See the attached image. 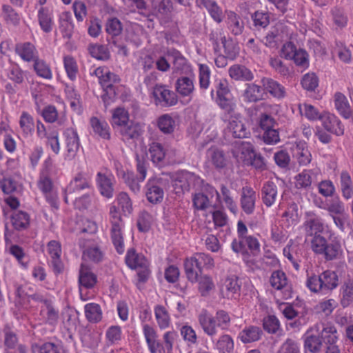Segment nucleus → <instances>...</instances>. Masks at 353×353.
Instances as JSON below:
<instances>
[{
    "mask_svg": "<svg viewBox=\"0 0 353 353\" xmlns=\"http://www.w3.org/2000/svg\"><path fill=\"white\" fill-rule=\"evenodd\" d=\"M116 201L118 206L112 205L110 207V236L117 252L119 254H122L125 248L122 232L124 223L119 208H121L123 215L126 216L132 212L133 207L131 199L128 194L125 192H121L117 195Z\"/></svg>",
    "mask_w": 353,
    "mask_h": 353,
    "instance_id": "1",
    "label": "nucleus"
},
{
    "mask_svg": "<svg viewBox=\"0 0 353 353\" xmlns=\"http://www.w3.org/2000/svg\"><path fill=\"white\" fill-rule=\"evenodd\" d=\"M306 287L311 292L329 295L339 285V276L336 271L326 270L319 274H307Z\"/></svg>",
    "mask_w": 353,
    "mask_h": 353,
    "instance_id": "2",
    "label": "nucleus"
},
{
    "mask_svg": "<svg viewBox=\"0 0 353 353\" xmlns=\"http://www.w3.org/2000/svg\"><path fill=\"white\" fill-rule=\"evenodd\" d=\"M198 321L203 332L211 338L217 334L218 328L227 330L231 324L229 313L223 310L216 311L215 316L206 310H202L198 315Z\"/></svg>",
    "mask_w": 353,
    "mask_h": 353,
    "instance_id": "3",
    "label": "nucleus"
},
{
    "mask_svg": "<svg viewBox=\"0 0 353 353\" xmlns=\"http://www.w3.org/2000/svg\"><path fill=\"white\" fill-rule=\"evenodd\" d=\"M137 170L139 176H135L132 172H125L121 168L116 165L117 174L121 177L129 189L134 194H138L141 190V183H142L147 174L148 162L144 157L136 156Z\"/></svg>",
    "mask_w": 353,
    "mask_h": 353,
    "instance_id": "4",
    "label": "nucleus"
},
{
    "mask_svg": "<svg viewBox=\"0 0 353 353\" xmlns=\"http://www.w3.org/2000/svg\"><path fill=\"white\" fill-rule=\"evenodd\" d=\"M213 86L214 88L212 89L210 94L213 97L214 92L216 93L215 101L218 106L224 112H231L235 110L236 103L232 97L228 81L224 78H217L214 80Z\"/></svg>",
    "mask_w": 353,
    "mask_h": 353,
    "instance_id": "5",
    "label": "nucleus"
},
{
    "mask_svg": "<svg viewBox=\"0 0 353 353\" xmlns=\"http://www.w3.org/2000/svg\"><path fill=\"white\" fill-rule=\"evenodd\" d=\"M310 243L312 250L316 254L322 255L326 261H333L339 255L340 243L334 241L328 243L323 234L312 236Z\"/></svg>",
    "mask_w": 353,
    "mask_h": 353,
    "instance_id": "6",
    "label": "nucleus"
},
{
    "mask_svg": "<svg viewBox=\"0 0 353 353\" xmlns=\"http://www.w3.org/2000/svg\"><path fill=\"white\" fill-rule=\"evenodd\" d=\"M222 121L226 123L225 133L234 138L243 139L248 137L249 131L241 120L240 114L233 110L232 112H224L221 116Z\"/></svg>",
    "mask_w": 353,
    "mask_h": 353,
    "instance_id": "7",
    "label": "nucleus"
},
{
    "mask_svg": "<svg viewBox=\"0 0 353 353\" xmlns=\"http://www.w3.org/2000/svg\"><path fill=\"white\" fill-rule=\"evenodd\" d=\"M152 97L154 104L161 108H168L175 105L178 102L176 94L170 90L168 85L156 84L152 91Z\"/></svg>",
    "mask_w": 353,
    "mask_h": 353,
    "instance_id": "8",
    "label": "nucleus"
},
{
    "mask_svg": "<svg viewBox=\"0 0 353 353\" xmlns=\"http://www.w3.org/2000/svg\"><path fill=\"white\" fill-rule=\"evenodd\" d=\"M147 200L152 204H158L162 202L164 196V190L161 179L152 178L148 180L144 187Z\"/></svg>",
    "mask_w": 353,
    "mask_h": 353,
    "instance_id": "9",
    "label": "nucleus"
},
{
    "mask_svg": "<svg viewBox=\"0 0 353 353\" xmlns=\"http://www.w3.org/2000/svg\"><path fill=\"white\" fill-rule=\"evenodd\" d=\"M270 283L274 289L282 292L284 299H288L292 297L291 287L288 285L287 276L283 271H274L270 278Z\"/></svg>",
    "mask_w": 353,
    "mask_h": 353,
    "instance_id": "10",
    "label": "nucleus"
},
{
    "mask_svg": "<svg viewBox=\"0 0 353 353\" xmlns=\"http://www.w3.org/2000/svg\"><path fill=\"white\" fill-rule=\"evenodd\" d=\"M96 182L100 194L108 199H112L114 193V177L111 174L98 172Z\"/></svg>",
    "mask_w": 353,
    "mask_h": 353,
    "instance_id": "11",
    "label": "nucleus"
},
{
    "mask_svg": "<svg viewBox=\"0 0 353 353\" xmlns=\"http://www.w3.org/2000/svg\"><path fill=\"white\" fill-rule=\"evenodd\" d=\"M283 254L292 264L294 268L299 271L300 263L303 258L302 249L299 245L295 243L293 240H290L287 245L283 248Z\"/></svg>",
    "mask_w": 353,
    "mask_h": 353,
    "instance_id": "12",
    "label": "nucleus"
},
{
    "mask_svg": "<svg viewBox=\"0 0 353 353\" xmlns=\"http://www.w3.org/2000/svg\"><path fill=\"white\" fill-rule=\"evenodd\" d=\"M321 121L327 132L336 136H342L344 134V126L336 115L325 112L321 117Z\"/></svg>",
    "mask_w": 353,
    "mask_h": 353,
    "instance_id": "13",
    "label": "nucleus"
},
{
    "mask_svg": "<svg viewBox=\"0 0 353 353\" xmlns=\"http://www.w3.org/2000/svg\"><path fill=\"white\" fill-rule=\"evenodd\" d=\"M15 53L23 61L28 63L34 62L39 57V54L37 48L33 43L29 41L16 44Z\"/></svg>",
    "mask_w": 353,
    "mask_h": 353,
    "instance_id": "14",
    "label": "nucleus"
},
{
    "mask_svg": "<svg viewBox=\"0 0 353 353\" xmlns=\"http://www.w3.org/2000/svg\"><path fill=\"white\" fill-rule=\"evenodd\" d=\"M261 83L263 90L268 92L274 98L282 99L285 97L286 90L277 81L270 77H263L261 80Z\"/></svg>",
    "mask_w": 353,
    "mask_h": 353,
    "instance_id": "15",
    "label": "nucleus"
},
{
    "mask_svg": "<svg viewBox=\"0 0 353 353\" xmlns=\"http://www.w3.org/2000/svg\"><path fill=\"white\" fill-rule=\"evenodd\" d=\"M256 192L250 186L242 188L240 203L243 211L248 215L252 214L255 210Z\"/></svg>",
    "mask_w": 353,
    "mask_h": 353,
    "instance_id": "16",
    "label": "nucleus"
},
{
    "mask_svg": "<svg viewBox=\"0 0 353 353\" xmlns=\"http://www.w3.org/2000/svg\"><path fill=\"white\" fill-rule=\"evenodd\" d=\"M125 142H130L137 140L142 134L143 130L139 123L131 121L117 130Z\"/></svg>",
    "mask_w": 353,
    "mask_h": 353,
    "instance_id": "17",
    "label": "nucleus"
},
{
    "mask_svg": "<svg viewBox=\"0 0 353 353\" xmlns=\"http://www.w3.org/2000/svg\"><path fill=\"white\" fill-rule=\"evenodd\" d=\"M229 77L236 81L250 82L254 79V72L248 67L241 64H234L228 69Z\"/></svg>",
    "mask_w": 353,
    "mask_h": 353,
    "instance_id": "18",
    "label": "nucleus"
},
{
    "mask_svg": "<svg viewBox=\"0 0 353 353\" xmlns=\"http://www.w3.org/2000/svg\"><path fill=\"white\" fill-rule=\"evenodd\" d=\"M307 219L303 225L306 236L312 237L322 234L323 231L322 219L312 212H307Z\"/></svg>",
    "mask_w": 353,
    "mask_h": 353,
    "instance_id": "19",
    "label": "nucleus"
},
{
    "mask_svg": "<svg viewBox=\"0 0 353 353\" xmlns=\"http://www.w3.org/2000/svg\"><path fill=\"white\" fill-rule=\"evenodd\" d=\"M319 330V325H315L308 330L304 336V350L305 352L319 353L322 347V340L319 335L310 334V331Z\"/></svg>",
    "mask_w": 353,
    "mask_h": 353,
    "instance_id": "20",
    "label": "nucleus"
},
{
    "mask_svg": "<svg viewBox=\"0 0 353 353\" xmlns=\"http://www.w3.org/2000/svg\"><path fill=\"white\" fill-rule=\"evenodd\" d=\"M232 154L236 159L249 163L254 155L253 146L250 142H237L232 149Z\"/></svg>",
    "mask_w": 353,
    "mask_h": 353,
    "instance_id": "21",
    "label": "nucleus"
},
{
    "mask_svg": "<svg viewBox=\"0 0 353 353\" xmlns=\"http://www.w3.org/2000/svg\"><path fill=\"white\" fill-rule=\"evenodd\" d=\"M65 143L68 152V155L74 157L79 150L80 141L76 130L68 128L63 132Z\"/></svg>",
    "mask_w": 353,
    "mask_h": 353,
    "instance_id": "22",
    "label": "nucleus"
},
{
    "mask_svg": "<svg viewBox=\"0 0 353 353\" xmlns=\"http://www.w3.org/2000/svg\"><path fill=\"white\" fill-rule=\"evenodd\" d=\"M261 200L263 203L268 208L272 206L277 199L278 188L272 181L265 182L261 191Z\"/></svg>",
    "mask_w": 353,
    "mask_h": 353,
    "instance_id": "23",
    "label": "nucleus"
},
{
    "mask_svg": "<svg viewBox=\"0 0 353 353\" xmlns=\"http://www.w3.org/2000/svg\"><path fill=\"white\" fill-rule=\"evenodd\" d=\"M339 188L345 200L353 197V178L347 170H342L339 174Z\"/></svg>",
    "mask_w": 353,
    "mask_h": 353,
    "instance_id": "24",
    "label": "nucleus"
},
{
    "mask_svg": "<svg viewBox=\"0 0 353 353\" xmlns=\"http://www.w3.org/2000/svg\"><path fill=\"white\" fill-rule=\"evenodd\" d=\"M340 304L343 308L349 307L353 303V279H346L339 288Z\"/></svg>",
    "mask_w": 353,
    "mask_h": 353,
    "instance_id": "25",
    "label": "nucleus"
},
{
    "mask_svg": "<svg viewBox=\"0 0 353 353\" xmlns=\"http://www.w3.org/2000/svg\"><path fill=\"white\" fill-rule=\"evenodd\" d=\"M241 97L245 103H256L263 99V88L256 83H245Z\"/></svg>",
    "mask_w": 353,
    "mask_h": 353,
    "instance_id": "26",
    "label": "nucleus"
},
{
    "mask_svg": "<svg viewBox=\"0 0 353 353\" xmlns=\"http://www.w3.org/2000/svg\"><path fill=\"white\" fill-rule=\"evenodd\" d=\"M119 78L115 74L111 72L108 68H107L104 77L99 81V83L103 87L104 91L108 97L113 99L117 95L116 87L114 83L119 81Z\"/></svg>",
    "mask_w": 353,
    "mask_h": 353,
    "instance_id": "27",
    "label": "nucleus"
},
{
    "mask_svg": "<svg viewBox=\"0 0 353 353\" xmlns=\"http://www.w3.org/2000/svg\"><path fill=\"white\" fill-rule=\"evenodd\" d=\"M97 281V277L96 274H94L88 266L84 264H81L79 275L80 292H81L83 288L85 289L92 288Z\"/></svg>",
    "mask_w": 353,
    "mask_h": 353,
    "instance_id": "28",
    "label": "nucleus"
},
{
    "mask_svg": "<svg viewBox=\"0 0 353 353\" xmlns=\"http://www.w3.org/2000/svg\"><path fill=\"white\" fill-rule=\"evenodd\" d=\"M90 187V180L85 173H77L66 188V193L72 194Z\"/></svg>",
    "mask_w": 353,
    "mask_h": 353,
    "instance_id": "29",
    "label": "nucleus"
},
{
    "mask_svg": "<svg viewBox=\"0 0 353 353\" xmlns=\"http://www.w3.org/2000/svg\"><path fill=\"white\" fill-rule=\"evenodd\" d=\"M225 13V22L230 32L234 36L241 34L244 30V22L241 17L233 11H226Z\"/></svg>",
    "mask_w": 353,
    "mask_h": 353,
    "instance_id": "30",
    "label": "nucleus"
},
{
    "mask_svg": "<svg viewBox=\"0 0 353 353\" xmlns=\"http://www.w3.org/2000/svg\"><path fill=\"white\" fill-rule=\"evenodd\" d=\"M6 251L16 259L21 268H28V256L21 246L10 243V245H6Z\"/></svg>",
    "mask_w": 353,
    "mask_h": 353,
    "instance_id": "31",
    "label": "nucleus"
},
{
    "mask_svg": "<svg viewBox=\"0 0 353 353\" xmlns=\"http://www.w3.org/2000/svg\"><path fill=\"white\" fill-rule=\"evenodd\" d=\"M200 7L205 8L214 21L219 23L223 21V10L214 0H196Z\"/></svg>",
    "mask_w": 353,
    "mask_h": 353,
    "instance_id": "32",
    "label": "nucleus"
},
{
    "mask_svg": "<svg viewBox=\"0 0 353 353\" xmlns=\"http://www.w3.org/2000/svg\"><path fill=\"white\" fill-rule=\"evenodd\" d=\"M214 349L219 353H234V343L232 337L228 334H223L217 339L212 340Z\"/></svg>",
    "mask_w": 353,
    "mask_h": 353,
    "instance_id": "33",
    "label": "nucleus"
},
{
    "mask_svg": "<svg viewBox=\"0 0 353 353\" xmlns=\"http://www.w3.org/2000/svg\"><path fill=\"white\" fill-rule=\"evenodd\" d=\"M37 18L41 29L44 32L52 30L53 15L52 10L48 7H41L38 10Z\"/></svg>",
    "mask_w": 353,
    "mask_h": 353,
    "instance_id": "34",
    "label": "nucleus"
},
{
    "mask_svg": "<svg viewBox=\"0 0 353 353\" xmlns=\"http://www.w3.org/2000/svg\"><path fill=\"white\" fill-rule=\"evenodd\" d=\"M167 54L172 59L174 70L181 72H187L190 70V65L187 59L179 50L170 49Z\"/></svg>",
    "mask_w": 353,
    "mask_h": 353,
    "instance_id": "35",
    "label": "nucleus"
},
{
    "mask_svg": "<svg viewBox=\"0 0 353 353\" xmlns=\"http://www.w3.org/2000/svg\"><path fill=\"white\" fill-rule=\"evenodd\" d=\"M334 106L341 117L348 119L352 117V110L347 97L341 92H336L334 96Z\"/></svg>",
    "mask_w": 353,
    "mask_h": 353,
    "instance_id": "36",
    "label": "nucleus"
},
{
    "mask_svg": "<svg viewBox=\"0 0 353 353\" xmlns=\"http://www.w3.org/2000/svg\"><path fill=\"white\" fill-rule=\"evenodd\" d=\"M130 121L128 111L124 108L118 107L112 110L111 124L117 131Z\"/></svg>",
    "mask_w": 353,
    "mask_h": 353,
    "instance_id": "37",
    "label": "nucleus"
},
{
    "mask_svg": "<svg viewBox=\"0 0 353 353\" xmlns=\"http://www.w3.org/2000/svg\"><path fill=\"white\" fill-rule=\"evenodd\" d=\"M194 77H181L176 81V91L181 97H190L194 91Z\"/></svg>",
    "mask_w": 353,
    "mask_h": 353,
    "instance_id": "38",
    "label": "nucleus"
},
{
    "mask_svg": "<svg viewBox=\"0 0 353 353\" xmlns=\"http://www.w3.org/2000/svg\"><path fill=\"white\" fill-rule=\"evenodd\" d=\"M263 334L262 330L257 326L250 325L244 327L239 334V338L243 343L259 341Z\"/></svg>",
    "mask_w": 353,
    "mask_h": 353,
    "instance_id": "39",
    "label": "nucleus"
},
{
    "mask_svg": "<svg viewBox=\"0 0 353 353\" xmlns=\"http://www.w3.org/2000/svg\"><path fill=\"white\" fill-rule=\"evenodd\" d=\"M149 154L150 159L154 164L161 166L165 163V148L158 142H152L149 145Z\"/></svg>",
    "mask_w": 353,
    "mask_h": 353,
    "instance_id": "40",
    "label": "nucleus"
},
{
    "mask_svg": "<svg viewBox=\"0 0 353 353\" xmlns=\"http://www.w3.org/2000/svg\"><path fill=\"white\" fill-rule=\"evenodd\" d=\"M208 159L217 169L223 168L227 164V159L223 151L216 147L210 148L206 153Z\"/></svg>",
    "mask_w": 353,
    "mask_h": 353,
    "instance_id": "41",
    "label": "nucleus"
},
{
    "mask_svg": "<svg viewBox=\"0 0 353 353\" xmlns=\"http://www.w3.org/2000/svg\"><path fill=\"white\" fill-rule=\"evenodd\" d=\"M40 316L45 323L55 325L59 319V310L54 307L52 301L46 302V305L41 308Z\"/></svg>",
    "mask_w": 353,
    "mask_h": 353,
    "instance_id": "42",
    "label": "nucleus"
},
{
    "mask_svg": "<svg viewBox=\"0 0 353 353\" xmlns=\"http://www.w3.org/2000/svg\"><path fill=\"white\" fill-rule=\"evenodd\" d=\"M154 316L160 330H165L171 325V317L167 309L161 305L154 307Z\"/></svg>",
    "mask_w": 353,
    "mask_h": 353,
    "instance_id": "43",
    "label": "nucleus"
},
{
    "mask_svg": "<svg viewBox=\"0 0 353 353\" xmlns=\"http://www.w3.org/2000/svg\"><path fill=\"white\" fill-rule=\"evenodd\" d=\"M125 263L131 269L148 267V261L145 257L138 254L134 249H130L125 256Z\"/></svg>",
    "mask_w": 353,
    "mask_h": 353,
    "instance_id": "44",
    "label": "nucleus"
},
{
    "mask_svg": "<svg viewBox=\"0 0 353 353\" xmlns=\"http://www.w3.org/2000/svg\"><path fill=\"white\" fill-rule=\"evenodd\" d=\"M319 208L327 211L330 216L343 215L345 213V205L339 196L327 201L325 205H319Z\"/></svg>",
    "mask_w": 353,
    "mask_h": 353,
    "instance_id": "45",
    "label": "nucleus"
},
{
    "mask_svg": "<svg viewBox=\"0 0 353 353\" xmlns=\"http://www.w3.org/2000/svg\"><path fill=\"white\" fill-rule=\"evenodd\" d=\"M59 28L64 38L70 39L74 32L72 17L69 12H63L59 15Z\"/></svg>",
    "mask_w": 353,
    "mask_h": 353,
    "instance_id": "46",
    "label": "nucleus"
},
{
    "mask_svg": "<svg viewBox=\"0 0 353 353\" xmlns=\"http://www.w3.org/2000/svg\"><path fill=\"white\" fill-rule=\"evenodd\" d=\"M1 17L8 25L17 26L21 20L19 14L10 5L3 4Z\"/></svg>",
    "mask_w": 353,
    "mask_h": 353,
    "instance_id": "47",
    "label": "nucleus"
},
{
    "mask_svg": "<svg viewBox=\"0 0 353 353\" xmlns=\"http://www.w3.org/2000/svg\"><path fill=\"white\" fill-rule=\"evenodd\" d=\"M319 335L322 340V343H324L326 346L336 344L338 340L337 330L331 324L325 325Z\"/></svg>",
    "mask_w": 353,
    "mask_h": 353,
    "instance_id": "48",
    "label": "nucleus"
},
{
    "mask_svg": "<svg viewBox=\"0 0 353 353\" xmlns=\"http://www.w3.org/2000/svg\"><path fill=\"white\" fill-rule=\"evenodd\" d=\"M240 285L238 283V280L235 277L227 278L224 282L222 293L228 299L236 298V295L239 294Z\"/></svg>",
    "mask_w": 353,
    "mask_h": 353,
    "instance_id": "49",
    "label": "nucleus"
},
{
    "mask_svg": "<svg viewBox=\"0 0 353 353\" xmlns=\"http://www.w3.org/2000/svg\"><path fill=\"white\" fill-rule=\"evenodd\" d=\"M33 69L37 75L47 80L52 79L51 68L47 62L39 57L33 62Z\"/></svg>",
    "mask_w": 353,
    "mask_h": 353,
    "instance_id": "50",
    "label": "nucleus"
},
{
    "mask_svg": "<svg viewBox=\"0 0 353 353\" xmlns=\"http://www.w3.org/2000/svg\"><path fill=\"white\" fill-rule=\"evenodd\" d=\"M93 132L103 139H110V133L108 124L97 117H92L90 121Z\"/></svg>",
    "mask_w": 353,
    "mask_h": 353,
    "instance_id": "51",
    "label": "nucleus"
},
{
    "mask_svg": "<svg viewBox=\"0 0 353 353\" xmlns=\"http://www.w3.org/2000/svg\"><path fill=\"white\" fill-rule=\"evenodd\" d=\"M11 221L15 230H26L30 225V216L26 212L16 211L12 214Z\"/></svg>",
    "mask_w": 353,
    "mask_h": 353,
    "instance_id": "52",
    "label": "nucleus"
},
{
    "mask_svg": "<svg viewBox=\"0 0 353 353\" xmlns=\"http://www.w3.org/2000/svg\"><path fill=\"white\" fill-rule=\"evenodd\" d=\"M157 126L163 134H172L176 128V121L169 114H164L159 117Z\"/></svg>",
    "mask_w": 353,
    "mask_h": 353,
    "instance_id": "53",
    "label": "nucleus"
},
{
    "mask_svg": "<svg viewBox=\"0 0 353 353\" xmlns=\"http://www.w3.org/2000/svg\"><path fill=\"white\" fill-rule=\"evenodd\" d=\"M196 261L194 259V256L187 258L184 261V268L188 280L194 283L198 280L199 273L197 269Z\"/></svg>",
    "mask_w": 353,
    "mask_h": 353,
    "instance_id": "54",
    "label": "nucleus"
},
{
    "mask_svg": "<svg viewBox=\"0 0 353 353\" xmlns=\"http://www.w3.org/2000/svg\"><path fill=\"white\" fill-rule=\"evenodd\" d=\"M198 290L202 296H207L214 290L215 285L211 276L204 274L198 276Z\"/></svg>",
    "mask_w": 353,
    "mask_h": 353,
    "instance_id": "55",
    "label": "nucleus"
},
{
    "mask_svg": "<svg viewBox=\"0 0 353 353\" xmlns=\"http://www.w3.org/2000/svg\"><path fill=\"white\" fill-rule=\"evenodd\" d=\"M85 315L90 323H97L102 319V311L99 304L88 303L85 305Z\"/></svg>",
    "mask_w": 353,
    "mask_h": 353,
    "instance_id": "56",
    "label": "nucleus"
},
{
    "mask_svg": "<svg viewBox=\"0 0 353 353\" xmlns=\"http://www.w3.org/2000/svg\"><path fill=\"white\" fill-rule=\"evenodd\" d=\"M65 93L67 99L70 101V107L77 110L81 106V95L74 88L72 84H66L65 86Z\"/></svg>",
    "mask_w": 353,
    "mask_h": 353,
    "instance_id": "57",
    "label": "nucleus"
},
{
    "mask_svg": "<svg viewBox=\"0 0 353 353\" xmlns=\"http://www.w3.org/2000/svg\"><path fill=\"white\" fill-rule=\"evenodd\" d=\"M19 125L25 136L31 135L34 130L33 117L27 112H23L20 116Z\"/></svg>",
    "mask_w": 353,
    "mask_h": 353,
    "instance_id": "58",
    "label": "nucleus"
},
{
    "mask_svg": "<svg viewBox=\"0 0 353 353\" xmlns=\"http://www.w3.org/2000/svg\"><path fill=\"white\" fill-rule=\"evenodd\" d=\"M194 259L196 261L197 269L201 273L203 269H211L214 266L213 258L208 254L199 252L194 255Z\"/></svg>",
    "mask_w": 353,
    "mask_h": 353,
    "instance_id": "59",
    "label": "nucleus"
},
{
    "mask_svg": "<svg viewBox=\"0 0 353 353\" xmlns=\"http://www.w3.org/2000/svg\"><path fill=\"white\" fill-rule=\"evenodd\" d=\"M294 155L300 165H308L312 159V155L305 146V143H299L294 149Z\"/></svg>",
    "mask_w": 353,
    "mask_h": 353,
    "instance_id": "60",
    "label": "nucleus"
},
{
    "mask_svg": "<svg viewBox=\"0 0 353 353\" xmlns=\"http://www.w3.org/2000/svg\"><path fill=\"white\" fill-rule=\"evenodd\" d=\"M253 26L256 30L265 28L270 24V16L268 12L256 11L251 15Z\"/></svg>",
    "mask_w": 353,
    "mask_h": 353,
    "instance_id": "61",
    "label": "nucleus"
},
{
    "mask_svg": "<svg viewBox=\"0 0 353 353\" xmlns=\"http://www.w3.org/2000/svg\"><path fill=\"white\" fill-rule=\"evenodd\" d=\"M312 170H304L295 176V187L297 189H307L312 185Z\"/></svg>",
    "mask_w": 353,
    "mask_h": 353,
    "instance_id": "62",
    "label": "nucleus"
},
{
    "mask_svg": "<svg viewBox=\"0 0 353 353\" xmlns=\"http://www.w3.org/2000/svg\"><path fill=\"white\" fill-rule=\"evenodd\" d=\"M88 50L90 55L97 59L108 60L110 58V52L104 45L90 44Z\"/></svg>",
    "mask_w": 353,
    "mask_h": 353,
    "instance_id": "63",
    "label": "nucleus"
},
{
    "mask_svg": "<svg viewBox=\"0 0 353 353\" xmlns=\"http://www.w3.org/2000/svg\"><path fill=\"white\" fill-rule=\"evenodd\" d=\"M199 178L196 175L187 170L180 172L176 176V181L181 183V186L183 190H188L189 188Z\"/></svg>",
    "mask_w": 353,
    "mask_h": 353,
    "instance_id": "64",
    "label": "nucleus"
}]
</instances>
